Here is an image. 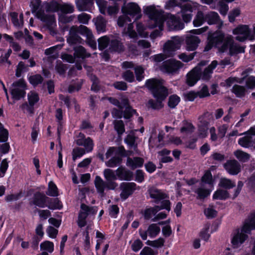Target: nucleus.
I'll return each mask as SVG.
<instances>
[{
	"label": "nucleus",
	"mask_w": 255,
	"mask_h": 255,
	"mask_svg": "<svg viewBox=\"0 0 255 255\" xmlns=\"http://www.w3.org/2000/svg\"><path fill=\"white\" fill-rule=\"evenodd\" d=\"M209 43L205 50H209L212 46L217 47L219 51L225 52L229 51L230 55L244 52V48L234 42L232 35H225L221 32L209 33Z\"/></svg>",
	"instance_id": "nucleus-1"
},
{
	"label": "nucleus",
	"mask_w": 255,
	"mask_h": 255,
	"mask_svg": "<svg viewBox=\"0 0 255 255\" xmlns=\"http://www.w3.org/2000/svg\"><path fill=\"white\" fill-rule=\"evenodd\" d=\"M145 86L156 99V101L149 100L148 106L154 110L162 108L163 106L162 101L168 95L167 90L164 86L162 81L154 78L149 79L146 81Z\"/></svg>",
	"instance_id": "nucleus-2"
},
{
	"label": "nucleus",
	"mask_w": 255,
	"mask_h": 255,
	"mask_svg": "<svg viewBox=\"0 0 255 255\" xmlns=\"http://www.w3.org/2000/svg\"><path fill=\"white\" fill-rule=\"evenodd\" d=\"M144 13L148 16L150 21L148 27L153 28L158 27L159 30H155L150 34V37L152 40L160 36L161 31L163 29L164 22V11L157 8L155 5H149L144 9Z\"/></svg>",
	"instance_id": "nucleus-3"
},
{
	"label": "nucleus",
	"mask_w": 255,
	"mask_h": 255,
	"mask_svg": "<svg viewBox=\"0 0 255 255\" xmlns=\"http://www.w3.org/2000/svg\"><path fill=\"white\" fill-rule=\"evenodd\" d=\"M181 40L179 36L172 37L171 39L166 42L163 47L164 53L154 55L150 59L156 62H160L167 57L172 56L174 52L180 48Z\"/></svg>",
	"instance_id": "nucleus-4"
},
{
	"label": "nucleus",
	"mask_w": 255,
	"mask_h": 255,
	"mask_svg": "<svg viewBox=\"0 0 255 255\" xmlns=\"http://www.w3.org/2000/svg\"><path fill=\"white\" fill-rule=\"evenodd\" d=\"M26 84L23 80L19 79L13 82L10 88L12 98L15 101L23 98L26 95Z\"/></svg>",
	"instance_id": "nucleus-5"
},
{
	"label": "nucleus",
	"mask_w": 255,
	"mask_h": 255,
	"mask_svg": "<svg viewBox=\"0 0 255 255\" xmlns=\"http://www.w3.org/2000/svg\"><path fill=\"white\" fill-rule=\"evenodd\" d=\"M183 66V64L180 61L170 59L162 63L160 70L164 73L174 74L177 73Z\"/></svg>",
	"instance_id": "nucleus-6"
},
{
	"label": "nucleus",
	"mask_w": 255,
	"mask_h": 255,
	"mask_svg": "<svg viewBox=\"0 0 255 255\" xmlns=\"http://www.w3.org/2000/svg\"><path fill=\"white\" fill-rule=\"evenodd\" d=\"M249 228L247 225L243 226L241 229H237L234 233L232 244L234 248L240 247L248 238L247 234H249Z\"/></svg>",
	"instance_id": "nucleus-7"
},
{
	"label": "nucleus",
	"mask_w": 255,
	"mask_h": 255,
	"mask_svg": "<svg viewBox=\"0 0 255 255\" xmlns=\"http://www.w3.org/2000/svg\"><path fill=\"white\" fill-rule=\"evenodd\" d=\"M122 11L126 15H129L134 18V21L140 18L141 9L139 6L134 2H129L125 4L122 8Z\"/></svg>",
	"instance_id": "nucleus-8"
},
{
	"label": "nucleus",
	"mask_w": 255,
	"mask_h": 255,
	"mask_svg": "<svg viewBox=\"0 0 255 255\" xmlns=\"http://www.w3.org/2000/svg\"><path fill=\"white\" fill-rule=\"evenodd\" d=\"M233 33L236 35V39L243 42L248 39L250 40L251 28L246 24L239 25L233 29Z\"/></svg>",
	"instance_id": "nucleus-9"
},
{
	"label": "nucleus",
	"mask_w": 255,
	"mask_h": 255,
	"mask_svg": "<svg viewBox=\"0 0 255 255\" xmlns=\"http://www.w3.org/2000/svg\"><path fill=\"white\" fill-rule=\"evenodd\" d=\"M96 190L102 196L104 195V190L106 189L108 190H114L118 186L115 182H105L100 176H97L94 181Z\"/></svg>",
	"instance_id": "nucleus-10"
},
{
	"label": "nucleus",
	"mask_w": 255,
	"mask_h": 255,
	"mask_svg": "<svg viewBox=\"0 0 255 255\" xmlns=\"http://www.w3.org/2000/svg\"><path fill=\"white\" fill-rule=\"evenodd\" d=\"M118 24L120 27H123L125 25L128 24V28L127 31L125 29L124 33L128 34V35L132 38H135L137 35L136 32L133 29V25L131 23V20L127 15H123L120 16L118 20Z\"/></svg>",
	"instance_id": "nucleus-11"
},
{
	"label": "nucleus",
	"mask_w": 255,
	"mask_h": 255,
	"mask_svg": "<svg viewBox=\"0 0 255 255\" xmlns=\"http://www.w3.org/2000/svg\"><path fill=\"white\" fill-rule=\"evenodd\" d=\"M164 21L166 20L168 27L171 30H181L184 27V23L179 17L171 14H164Z\"/></svg>",
	"instance_id": "nucleus-12"
},
{
	"label": "nucleus",
	"mask_w": 255,
	"mask_h": 255,
	"mask_svg": "<svg viewBox=\"0 0 255 255\" xmlns=\"http://www.w3.org/2000/svg\"><path fill=\"white\" fill-rule=\"evenodd\" d=\"M245 135L240 138L238 140V143L242 147L249 148L255 146V128H251L247 132Z\"/></svg>",
	"instance_id": "nucleus-13"
},
{
	"label": "nucleus",
	"mask_w": 255,
	"mask_h": 255,
	"mask_svg": "<svg viewBox=\"0 0 255 255\" xmlns=\"http://www.w3.org/2000/svg\"><path fill=\"white\" fill-rule=\"evenodd\" d=\"M76 31L79 34L86 37V41L89 45L93 49H96L97 43L94 38L91 30L85 25H80L79 26H75Z\"/></svg>",
	"instance_id": "nucleus-14"
},
{
	"label": "nucleus",
	"mask_w": 255,
	"mask_h": 255,
	"mask_svg": "<svg viewBox=\"0 0 255 255\" xmlns=\"http://www.w3.org/2000/svg\"><path fill=\"white\" fill-rule=\"evenodd\" d=\"M136 187V185L134 182H122L120 184L121 198L124 200L127 199L135 190Z\"/></svg>",
	"instance_id": "nucleus-15"
},
{
	"label": "nucleus",
	"mask_w": 255,
	"mask_h": 255,
	"mask_svg": "<svg viewBox=\"0 0 255 255\" xmlns=\"http://www.w3.org/2000/svg\"><path fill=\"white\" fill-rule=\"evenodd\" d=\"M223 166L227 172L230 175H237L241 170L240 163L235 159L227 160Z\"/></svg>",
	"instance_id": "nucleus-16"
},
{
	"label": "nucleus",
	"mask_w": 255,
	"mask_h": 255,
	"mask_svg": "<svg viewBox=\"0 0 255 255\" xmlns=\"http://www.w3.org/2000/svg\"><path fill=\"white\" fill-rule=\"evenodd\" d=\"M218 62L217 61L214 60L207 67L205 68L204 70L202 68H200V65H197L196 67H199L200 69V79L203 80H208L211 77V74L213 73V70L217 66Z\"/></svg>",
	"instance_id": "nucleus-17"
},
{
	"label": "nucleus",
	"mask_w": 255,
	"mask_h": 255,
	"mask_svg": "<svg viewBox=\"0 0 255 255\" xmlns=\"http://www.w3.org/2000/svg\"><path fill=\"white\" fill-rule=\"evenodd\" d=\"M92 209L90 208L88 206L84 204H82L81 205V211L79 213L78 225L79 227L82 228L84 227L86 224V219L88 216L91 212Z\"/></svg>",
	"instance_id": "nucleus-18"
},
{
	"label": "nucleus",
	"mask_w": 255,
	"mask_h": 255,
	"mask_svg": "<svg viewBox=\"0 0 255 255\" xmlns=\"http://www.w3.org/2000/svg\"><path fill=\"white\" fill-rule=\"evenodd\" d=\"M200 69L199 67H195L186 75V83L189 86H194L200 80Z\"/></svg>",
	"instance_id": "nucleus-19"
},
{
	"label": "nucleus",
	"mask_w": 255,
	"mask_h": 255,
	"mask_svg": "<svg viewBox=\"0 0 255 255\" xmlns=\"http://www.w3.org/2000/svg\"><path fill=\"white\" fill-rule=\"evenodd\" d=\"M109 49L111 51L120 53L125 50V46L119 37L111 35Z\"/></svg>",
	"instance_id": "nucleus-20"
},
{
	"label": "nucleus",
	"mask_w": 255,
	"mask_h": 255,
	"mask_svg": "<svg viewBox=\"0 0 255 255\" xmlns=\"http://www.w3.org/2000/svg\"><path fill=\"white\" fill-rule=\"evenodd\" d=\"M78 34L75 26H72L69 30V35L67 39V42L70 45L82 43L83 40Z\"/></svg>",
	"instance_id": "nucleus-21"
},
{
	"label": "nucleus",
	"mask_w": 255,
	"mask_h": 255,
	"mask_svg": "<svg viewBox=\"0 0 255 255\" xmlns=\"http://www.w3.org/2000/svg\"><path fill=\"white\" fill-rule=\"evenodd\" d=\"M41 4L40 0H32L30 5L32 13H35L36 16L42 21H46L48 16L44 15L43 12L39 10Z\"/></svg>",
	"instance_id": "nucleus-22"
},
{
	"label": "nucleus",
	"mask_w": 255,
	"mask_h": 255,
	"mask_svg": "<svg viewBox=\"0 0 255 255\" xmlns=\"http://www.w3.org/2000/svg\"><path fill=\"white\" fill-rule=\"evenodd\" d=\"M47 199H48V197L44 194L37 192L34 195L32 202L34 205L40 208H44L47 206L46 203L47 202Z\"/></svg>",
	"instance_id": "nucleus-23"
},
{
	"label": "nucleus",
	"mask_w": 255,
	"mask_h": 255,
	"mask_svg": "<svg viewBox=\"0 0 255 255\" xmlns=\"http://www.w3.org/2000/svg\"><path fill=\"white\" fill-rule=\"evenodd\" d=\"M200 42L198 37L194 35L187 36L186 38V49L188 51L195 50Z\"/></svg>",
	"instance_id": "nucleus-24"
},
{
	"label": "nucleus",
	"mask_w": 255,
	"mask_h": 255,
	"mask_svg": "<svg viewBox=\"0 0 255 255\" xmlns=\"http://www.w3.org/2000/svg\"><path fill=\"white\" fill-rule=\"evenodd\" d=\"M116 172L119 179L121 180H130L132 177V173L123 166L118 168Z\"/></svg>",
	"instance_id": "nucleus-25"
},
{
	"label": "nucleus",
	"mask_w": 255,
	"mask_h": 255,
	"mask_svg": "<svg viewBox=\"0 0 255 255\" xmlns=\"http://www.w3.org/2000/svg\"><path fill=\"white\" fill-rule=\"evenodd\" d=\"M77 9L79 11H90L94 4L93 0H76Z\"/></svg>",
	"instance_id": "nucleus-26"
},
{
	"label": "nucleus",
	"mask_w": 255,
	"mask_h": 255,
	"mask_svg": "<svg viewBox=\"0 0 255 255\" xmlns=\"http://www.w3.org/2000/svg\"><path fill=\"white\" fill-rule=\"evenodd\" d=\"M120 103L123 106V109L124 107L126 108L124 113V117L128 119L130 118L133 115L135 114V111L132 109L131 108L128 106V100L125 98H122Z\"/></svg>",
	"instance_id": "nucleus-27"
},
{
	"label": "nucleus",
	"mask_w": 255,
	"mask_h": 255,
	"mask_svg": "<svg viewBox=\"0 0 255 255\" xmlns=\"http://www.w3.org/2000/svg\"><path fill=\"white\" fill-rule=\"evenodd\" d=\"M144 163V160L141 157H128L126 165L132 169L141 167Z\"/></svg>",
	"instance_id": "nucleus-28"
},
{
	"label": "nucleus",
	"mask_w": 255,
	"mask_h": 255,
	"mask_svg": "<svg viewBox=\"0 0 255 255\" xmlns=\"http://www.w3.org/2000/svg\"><path fill=\"white\" fill-rule=\"evenodd\" d=\"M193 191L197 194V198L199 199H203L209 196L211 191L206 189L204 184L201 183L200 185L196 188H194Z\"/></svg>",
	"instance_id": "nucleus-29"
},
{
	"label": "nucleus",
	"mask_w": 255,
	"mask_h": 255,
	"mask_svg": "<svg viewBox=\"0 0 255 255\" xmlns=\"http://www.w3.org/2000/svg\"><path fill=\"white\" fill-rule=\"evenodd\" d=\"M148 192L150 197L155 199L157 201L164 199L167 197L166 194L155 187L150 188L148 189Z\"/></svg>",
	"instance_id": "nucleus-30"
},
{
	"label": "nucleus",
	"mask_w": 255,
	"mask_h": 255,
	"mask_svg": "<svg viewBox=\"0 0 255 255\" xmlns=\"http://www.w3.org/2000/svg\"><path fill=\"white\" fill-rule=\"evenodd\" d=\"M205 19L209 24L217 23L220 21L218 13L215 11H210L205 15Z\"/></svg>",
	"instance_id": "nucleus-31"
},
{
	"label": "nucleus",
	"mask_w": 255,
	"mask_h": 255,
	"mask_svg": "<svg viewBox=\"0 0 255 255\" xmlns=\"http://www.w3.org/2000/svg\"><path fill=\"white\" fill-rule=\"evenodd\" d=\"M11 20L13 25L17 27H20L23 24V15L21 13L18 18V14L15 12H11L10 14Z\"/></svg>",
	"instance_id": "nucleus-32"
},
{
	"label": "nucleus",
	"mask_w": 255,
	"mask_h": 255,
	"mask_svg": "<svg viewBox=\"0 0 255 255\" xmlns=\"http://www.w3.org/2000/svg\"><path fill=\"white\" fill-rule=\"evenodd\" d=\"M95 23L99 33L104 32L106 31V21L102 16H98L95 19Z\"/></svg>",
	"instance_id": "nucleus-33"
},
{
	"label": "nucleus",
	"mask_w": 255,
	"mask_h": 255,
	"mask_svg": "<svg viewBox=\"0 0 255 255\" xmlns=\"http://www.w3.org/2000/svg\"><path fill=\"white\" fill-rule=\"evenodd\" d=\"M219 186L226 189H230L236 186V183L229 178L222 177L220 179Z\"/></svg>",
	"instance_id": "nucleus-34"
},
{
	"label": "nucleus",
	"mask_w": 255,
	"mask_h": 255,
	"mask_svg": "<svg viewBox=\"0 0 255 255\" xmlns=\"http://www.w3.org/2000/svg\"><path fill=\"white\" fill-rule=\"evenodd\" d=\"M104 178L107 182H115L117 179V175L116 171L113 170L109 168L104 169L103 171Z\"/></svg>",
	"instance_id": "nucleus-35"
},
{
	"label": "nucleus",
	"mask_w": 255,
	"mask_h": 255,
	"mask_svg": "<svg viewBox=\"0 0 255 255\" xmlns=\"http://www.w3.org/2000/svg\"><path fill=\"white\" fill-rule=\"evenodd\" d=\"M45 8L48 11L55 12L59 10L61 4L57 0H50L45 2Z\"/></svg>",
	"instance_id": "nucleus-36"
},
{
	"label": "nucleus",
	"mask_w": 255,
	"mask_h": 255,
	"mask_svg": "<svg viewBox=\"0 0 255 255\" xmlns=\"http://www.w3.org/2000/svg\"><path fill=\"white\" fill-rule=\"evenodd\" d=\"M147 230L148 236L151 238H154L160 233V228L157 224H151L148 226Z\"/></svg>",
	"instance_id": "nucleus-37"
},
{
	"label": "nucleus",
	"mask_w": 255,
	"mask_h": 255,
	"mask_svg": "<svg viewBox=\"0 0 255 255\" xmlns=\"http://www.w3.org/2000/svg\"><path fill=\"white\" fill-rule=\"evenodd\" d=\"M232 91L235 94L236 97L242 98L245 96L246 92V89L244 86L235 84L232 88Z\"/></svg>",
	"instance_id": "nucleus-38"
},
{
	"label": "nucleus",
	"mask_w": 255,
	"mask_h": 255,
	"mask_svg": "<svg viewBox=\"0 0 255 255\" xmlns=\"http://www.w3.org/2000/svg\"><path fill=\"white\" fill-rule=\"evenodd\" d=\"M111 35L110 36L105 35L100 37L98 39V46L100 50H103L107 48L110 44Z\"/></svg>",
	"instance_id": "nucleus-39"
},
{
	"label": "nucleus",
	"mask_w": 255,
	"mask_h": 255,
	"mask_svg": "<svg viewBox=\"0 0 255 255\" xmlns=\"http://www.w3.org/2000/svg\"><path fill=\"white\" fill-rule=\"evenodd\" d=\"M47 202L48 204L46 207L51 210L60 209L62 207L60 201L58 198L52 199L48 198Z\"/></svg>",
	"instance_id": "nucleus-40"
},
{
	"label": "nucleus",
	"mask_w": 255,
	"mask_h": 255,
	"mask_svg": "<svg viewBox=\"0 0 255 255\" xmlns=\"http://www.w3.org/2000/svg\"><path fill=\"white\" fill-rule=\"evenodd\" d=\"M124 150V148L123 146L115 147H110L107 150L106 153V158L108 159L112 156H116L117 153H122L123 150Z\"/></svg>",
	"instance_id": "nucleus-41"
},
{
	"label": "nucleus",
	"mask_w": 255,
	"mask_h": 255,
	"mask_svg": "<svg viewBox=\"0 0 255 255\" xmlns=\"http://www.w3.org/2000/svg\"><path fill=\"white\" fill-rule=\"evenodd\" d=\"M234 154L239 161L243 162H247L250 158V155L248 153L241 150L235 151Z\"/></svg>",
	"instance_id": "nucleus-42"
},
{
	"label": "nucleus",
	"mask_w": 255,
	"mask_h": 255,
	"mask_svg": "<svg viewBox=\"0 0 255 255\" xmlns=\"http://www.w3.org/2000/svg\"><path fill=\"white\" fill-rule=\"evenodd\" d=\"M229 196V192L225 190L219 189L217 190L213 194V198L217 200H225Z\"/></svg>",
	"instance_id": "nucleus-43"
},
{
	"label": "nucleus",
	"mask_w": 255,
	"mask_h": 255,
	"mask_svg": "<svg viewBox=\"0 0 255 255\" xmlns=\"http://www.w3.org/2000/svg\"><path fill=\"white\" fill-rule=\"evenodd\" d=\"M74 55L78 58H85L90 56V54L87 53L86 49L82 46H79L75 48Z\"/></svg>",
	"instance_id": "nucleus-44"
},
{
	"label": "nucleus",
	"mask_w": 255,
	"mask_h": 255,
	"mask_svg": "<svg viewBox=\"0 0 255 255\" xmlns=\"http://www.w3.org/2000/svg\"><path fill=\"white\" fill-rule=\"evenodd\" d=\"M41 251H45L51 254L54 251V244L49 241H46L41 243L40 245Z\"/></svg>",
	"instance_id": "nucleus-45"
},
{
	"label": "nucleus",
	"mask_w": 255,
	"mask_h": 255,
	"mask_svg": "<svg viewBox=\"0 0 255 255\" xmlns=\"http://www.w3.org/2000/svg\"><path fill=\"white\" fill-rule=\"evenodd\" d=\"M46 194L52 197H56L58 195V188L52 181H50L48 183V188Z\"/></svg>",
	"instance_id": "nucleus-46"
},
{
	"label": "nucleus",
	"mask_w": 255,
	"mask_h": 255,
	"mask_svg": "<svg viewBox=\"0 0 255 255\" xmlns=\"http://www.w3.org/2000/svg\"><path fill=\"white\" fill-rule=\"evenodd\" d=\"M164 242L165 240L164 239L159 238L154 241L147 240L146 244L154 248H159L163 246Z\"/></svg>",
	"instance_id": "nucleus-47"
},
{
	"label": "nucleus",
	"mask_w": 255,
	"mask_h": 255,
	"mask_svg": "<svg viewBox=\"0 0 255 255\" xmlns=\"http://www.w3.org/2000/svg\"><path fill=\"white\" fill-rule=\"evenodd\" d=\"M122 162V158L117 156H114L105 162L107 166L109 167H115L120 164Z\"/></svg>",
	"instance_id": "nucleus-48"
},
{
	"label": "nucleus",
	"mask_w": 255,
	"mask_h": 255,
	"mask_svg": "<svg viewBox=\"0 0 255 255\" xmlns=\"http://www.w3.org/2000/svg\"><path fill=\"white\" fill-rule=\"evenodd\" d=\"M194 129L195 128L191 123L184 121L183 122V126L180 129V131L182 133H190L193 132Z\"/></svg>",
	"instance_id": "nucleus-49"
},
{
	"label": "nucleus",
	"mask_w": 255,
	"mask_h": 255,
	"mask_svg": "<svg viewBox=\"0 0 255 255\" xmlns=\"http://www.w3.org/2000/svg\"><path fill=\"white\" fill-rule=\"evenodd\" d=\"M247 225L249 228V233L252 229H255V211L252 213L249 216L248 220H247L244 226Z\"/></svg>",
	"instance_id": "nucleus-50"
},
{
	"label": "nucleus",
	"mask_w": 255,
	"mask_h": 255,
	"mask_svg": "<svg viewBox=\"0 0 255 255\" xmlns=\"http://www.w3.org/2000/svg\"><path fill=\"white\" fill-rule=\"evenodd\" d=\"M205 21H206L205 15L202 11H198L193 22L194 26L198 27L201 26Z\"/></svg>",
	"instance_id": "nucleus-51"
},
{
	"label": "nucleus",
	"mask_w": 255,
	"mask_h": 255,
	"mask_svg": "<svg viewBox=\"0 0 255 255\" xmlns=\"http://www.w3.org/2000/svg\"><path fill=\"white\" fill-rule=\"evenodd\" d=\"M115 129L119 135H122L125 131L124 122L122 120L115 121L114 123Z\"/></svg>",
	"instance_id": "nucleus-52"
},
{
	"label": "nucleus",
	"mask_w": 255,
	"mask_h": 255,
	"mask_svg": "<svg viewBox=\"0 0 255 255\" xmlns=\"http://www.w3.org/2000/svg\"><path fill=\"white\" fill-rule=\"evenodd\" d=\"M59 10L63 13L62 14L71 13L74 11V7L70 3H64L61 4Z\"/></svg>",
	"instance_id": "nucleus-53"
},
{
	"label": "nucleus",
	"mask_w": 255,
	"mask_h": 255,
	"mask_svg": "<svg viewBox=\"0 0 255 255\" xmlns=\"http://www.w3.org/2000/svg\"><path fill=\"white\" fill-rule=\"evenodd\" d=\"M27 98L29 104L33 106L39 100L38 94L34 91H31L28 93Z\"/></svg>",
	"instance_id": "nucleus-54"
},
{
	"label": "nucleus",
	"mask_w": 255,
	"mask_h": 255,
	"mask_svg": "<svg viewBox=\"0 0 255 255\" xmlns=\"http://www.w3.org/2000/svg\"><path fill=\"white\" fill-rule=\"evenodd\" d=\"M29 81L31 84L34 86L41 83L43 81L42 77L39 74H36L30 76L28 78Z\"/></svg>",
	"instance_id": "nucleus-55"
},
{
	"label": "nucleus",
	"mask_w": 255,
	"mask_h": 255,
	"mask_svg": "<svg viewBox=\"0 0 255 255\" xmlns=\"http://www.w3.org/2000/svg\"><path fill=\"white\" fill-rule=\"evenodd\" d=\"M47 22V25L49 26H50L51 28L49 29L50 31V33L54 35L56 33V32L52 29L53 26L56 25V21H55V18L54 15H49L46 18V20L45 21Z\"/></svg>",
	"instance_id": "nucleus-56"
},
{
	"label": "nucleus",
	"mask_w": 255,
	"mask_h": 255,
	"mask_svg": "<svg viewBox=\"0 0 255 255\" xmlns=\"http://www.w3.org/2000/svg\"><path fill=\"white\" fill-rule=\"evenodd\" d=\"M180 98L176 95H173L169 97L168 100V106L171 108H174L179 103Z\"/></svg>",
	"instance_id": "nucleus-57"
},
{
	"label": "nucleus",
	"mask_w": 255,
	"mask_h": 255,
	"mask_svg": "<svg viewBox=\"0 0 255 255\" xmlns=\"http://www.w3.org/2000/svg\"><path fill=\"white\" fill-rule=\"evenodd\" d=\"M204 214L208 218H213L217 215V212L213 206H209L204 210Z\"/></svg>",
	"instance_id": "nucleus-58"
},
{
	"label": "nucleus",
	"mask_w": 255,
	"mask_h": 255,
	"mask_svg": "<svg viewBox=\"0 0 255 255\" xmlns=\"http://www.w3.org/2000/svg\"><path fill=\"white\" fill-rule=\"evenodd\" d=\"M202 183L212 185L213 183V180L212 175L210 171H206L202 178Z\"/></svg>",
	"instance_id": "nucleus-59"
},
{
	"label": "nucleus",
	"mask_w": 255,
	"mask_h": 255,
	"mask_svg": "<svg viewBox=\"0 0 255 255\" xmlns=\"http://www.w3.org/2000/svg\"><path fill=\"white\" fill-rule=\"evenodd\" d=\"M28 70V66L25 65L24 62L20 61L19 62L16 71L15 75L17 77L21 76V73L25 72Z\"/></svg>",
	"instance_id": "nucleus-60"
},
{
	"label": "nucleus",
	"mask_w": 255,
	"mask_h": 255,
	"mask_svg": "<svg viewBox=\"0 0 255 255\" xmlns=\"http://www.w3.org/2000/svg\"><path fill=\"white\" fill-rule=\"evenodd\" d=\"M136 80L138 81H142L144 78V69L141 66H137L134 68Z\"/></svg>",
	"instance_id": "nucleus-61"
},
{
	"label": "nucleus",
	"mask_w": 255,
	"mask_h": 255,
	"mask_svg": "<svg viewBox=\"0 0 255 255\" xmlns=\"http://www.w3.org/2000/svg\"><path fill=\"white\" fill-rule=\"evenodd\" d=\"M85 149L83 148L77 147L73 150V159L75 160L77 158L81 157L85 153Z\"/></svg>",
	"instance_id": "nucleus-62"
},
{
	"label": "nucleus",
	"mask_w": 255,
	"mask_h": 255,
	"mask_svg": "<svg viewBox=\"0 0 255 255\" xmlns=\"http://www.w3.org/2000/svg\"><path fill=\"white\" fill-rule=\"evenodd\" d=\"M77 18L80 23L87 24L91 18V16L86 13H82L78 15Z\"/></svg>",
	"instance_id": "nucleus-63"
},
{
	"label": "nucleus",
	"mask_w": 255,
	"mask_h": 255,
	"mask_svg": "<svg viewBox=\"0 0 255 255\" xmlns=\"http://www.w3.org/2000/svg\"><path fill=\"white\" fill-rule=\"evenodd\" d=\"M157 254L158 252L157 251H154L148 247H144L140 253V255H157Z\"/></svg>",
	"instance_id": "nucleus-64"
}]
</instances>
